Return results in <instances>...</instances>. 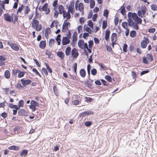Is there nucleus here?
I'll return each instance as SVG.
<instances>
[{
	"label": "nucleus",
	"instance_id": "11",
	"mask_svg": "<svg viewBox=\"0 0 157 157\" xmlns=\"http://www.w3.org/2000/svg\"><path fill=\"white\" fill-rule=\"evenodd\" d=\"M18 115L20 116H26L28 115L27 112L25 111V110L23 109H20L18 111Z\"/></svg>",
	"mask_w": 157,
	"mask_h": 157
},
{
	"label": "nucleus",
	"instance_id": "36",
	"mask_svg": "<svg viewBox=\"0 0 157 157\" xmlns=\"http://www.w3.org/2000/svg\"><path fill=\"white\" fill-rule=\"evenodd\" d=\"M30 104H33V105H34L35 107L39 106H40L39 103L34 100H32L31 101Z\"/></svg>",
	"mask_w": 157,
	"mask_h": 157
},
{
	"label": "nucleus",
	"instance_id": "55",
	"mask_svg": "<svg viewBox=\"0 0 157 157\" xmlns=\"http://www.w3.org/2000/svg\"><path fill=\"white\" fill-rule=\"evenodd\" d=\"M87 25L91 28L93 29V24L91 20H88L87 21Z\"/></svg>",
	"mask_w": 157,
	"mask_h": 157
},
{
	"label": "nucleus",
	"instance_id": "41",
	"mask_svg": "<svg viewBox=\"0 0 157 157\" xmlns=\"http://www.w3.org/2000/svg\"><path fill=\"white\" fill-rule=\"evenodd\" d=\"M117 34L116 33H112V35L111 36V41H114V38H116V40L115 41H116L117 39Z\"/></svg>",
	"mask_w": 157,
	"mask_h": 157
},
{
	"label": "nucleus",
	"instance_id": "42",
	"mask_svg": "<svg viewBox=\"0 0 157 157\" xmlns=\"http://www.w3.org/2000/svg\"><path fill=\"white\" fill-rule=\"evenodd\" d=\"M132 19L134 21L138 17L137 16V15L136 13H132Z\"/></svg>",
	"mask_w": 157,
	"mask_h": 157
},
{
	"label": "nucleus",
	"instance_id": "52",
	"mask_svg": "<svg viewBox=\"0 0 157 157\" xmlns=\"http://www.w3.org/2000/svg\"><path fill=\"white\" fill-rule=\"evenodd\" d=\"M85 101L87 102H90L92 101H93V99L92 98H90V97H85Z\"/></svg>",
	"mask_w": 157,
	"mask_h": 157
},
{
	"label": "nucleus",
	"instance_id": "34",
	"mask_svg": "<svg viewBox=\"0 0 157 157\" xmlns=\"http://www.w3.org/2000/svg\"><path fill=\"white\" fill-rule=\"evenodd\" d=\"M26 72L23 71H20L18 72V77L19 78H21L23 77L24 76Z\"/></svg>",
	"mask_w": 157,
	"mask_h": 157
},
{
	"label": "nucleus",
	"instance_id": "15",
	"mask_svg": "<svg viewBox=\"0 0 157 157\" xmlns=\"http://www.w3.org/2000/svg\"><path fill=\"white\" fill-rule=\"evenodd\" d=\"M110 33V31L108 29H106L105 33V39L106 40H109Z\"/></svg>",
	"mask_w": 157,
	"mask_h": 157
},
{
	"label": "nucleus",
	"instance_id": "17",
	"mask_svg": "<svg viewBox=\"0 0 157 157\" xmlns=\"http://www.w3.org/2000/svg\"><path fill=\"white\" fill-rule=\"evenodd\" d=\"M63 18H65V17L67 19H69L71 18V14L70 13L67 12L66 13H64L63 14Z\"/></svg>",
	"mask_w": 157,
	"mask_h": 157
},
{
	"label": "nucleus",
	"instance_id": "29",
	"mask_svg": "<svg viewBox=\"0 0 157 157\" xmlns=\"http://www.w3.org/2000/svg\"><path fill=\"white\" fill-rule=\"evenodd\" d=\"M45 54L46 55L48 56V58H52L53 57V56H52V53L51 52L48 50H46Z\"/></svg>",
	"mask_w": 157,
	"mask_h": 157
},
{
	"label": "nucleus",
	"instance_id": "46",
	"mask_svg": "<svg viewBox=\"0 0 157 157\" xmlns=\"http://www.w3.org/2000/svg\"><path fill=\"white\" fill-rule=\"evenodd\" d=\"M92 124L91 121H86L84 123L86 127H90Z\"/></svg>",
	"mask_w": 157,
	"mask_h": 157
},
{
	"label": "nucleus",
	"instance_id": "43",
	"mask_svg": "<svg viewBox=\"0 0 157 157\" xmlns=\"http://www.w3.org/2000/svg\"><path fill=\"white\" fill-rule=\"evenodd\" d=\"M132 13L131 12H128V18L127 19V21L128 22H130V21H129V20H132Z\"/></svg>",
	"mask_w": 157,
	"mask_h": 157
},
{
	"label": "nucleus",
	"instance_id": "30",
	"mask_svg": "<svg viewBox=\"0 0 157 157\" xmlns=\"http://www.w3.org/2000/svg\"><path fill=\"white\" fill-rule=\"evenodd\" d=\"M9 107L12 109H19V107H18V105H13L12 103H10Z\"/></svg>",
	"mask_w": 157,
	"mask_h": 157
},
{
	"label": "nucleus",
	"instance_id": "9",
	"mask_svg": "<svg viewBox=\"0 0 157 157\" xmlns=\"http://www.w3.org/2000/svg\"><path fill=\"white\" fill-rule=\"evenodd\" d=\"M70 39L67 37H63L62 38V43L63 45H66L70 43Z\"/></svg>",
	"mask_w": 157,
	"mask_h": 157
},
{
	"label": "nucleus",
	"instance_id": "32",
	"mask_svg": "<svg viewBox=\"0 0 157 157\" xmlns=\"http://www.w3.org/2000/svg\"><path fill=\"white\" fill-rule=\"evenodd\" d=\"M84 6L83 4L81 2H80L78 5V9L80 11H82L84 10Z\"/></svg>",
	"mask_w": 157,
	"mask_h": 157
},
{
	"label": "nucleus",
	"instance_id": "26",
	"mask_svg": "<svg viewBox=\"0 0 157 157\" xmlns=\"http://www.w3.org/2000/svg\"><path fill=\"white\" fill-rule=\"evenodd\" d=\"M70 25L71 24L70 22L63 23L62 27L68 30L69 26L70 27Z\"/></svg>",
	"mask_w": 157,
	"mask_h": 157
},
{
	"label": "nucleus",
	"instance_id": "39",
	"mask_svg": "<svg viewBox=\"0 0 157 157\" xmlns=\"http://www.w3.org/2000/svg\"><path fill=\"white\" fill-rule=\"evenodd\" d=\"M107 26V21L104 20L103 21L102 28L103 29H105Z\"/></svg>",
	"mask_w": 157,
	"mask_h": 157
},
{
	"label": "nucleus",
	"instance_id": "12",
	"mask_svg": "<svg viewBox=\"0 0 157 157\" xmlns=\"http://www.w3.org/2000/svg\"><path fill=\"white\" fill-rule=\"evenodd\" d=\"M56 55L61 60H63L64 59L65 57V54L63 52L60 51L57 52H56Z\"/></svg>",
	"mask_w": 157,
	"mask_h": 157
},
{
	"label": "nucleus",
	"instance_id": "45",
	"mask_svg": "<svg viewBox=\"0 0 157 157\" xmlns=\"http://www.w3.org/2000/svg\"><path fill=\"white\" fill-rule=\"evenodd\" d=\"M95 5V2L94 0H90V7L93 8Z\"/></svg>",
	"mask_w": 157,
	"mask_h": 157
},
{
	"label": "nucleus",
	"instance_id": "49",
	"mask_svg": "<svg viewBox=\"0 0 157 157\" xmlns=\"http://www.w3.org/2000/svg\"><path fill=\"white\" fill-rule=\"evenodd\" d=\"M142 61L145 64H148L149 63V62L147 60V57L144 56L142 58Z\"/></svg>",
	"mask_w": 157,
	"mask_h": 157
},
{
	"label": "nucleus",
	"instance_id": "22",
	"mask_svg": "<svg viewBox=\"0 0 157 157\" xmlns=\"http://www.w3.org/2000/svg\"><path fill=\"white\" fill-rule=\"evenodd\" d=\"M61 35L60 34H58L56 38V40L57 42L58 45H60L61 44Z\"/></svg>",
	"mask_w": 157,
	"mask_h": 157
},
{
	"label": "nucleus",
	"instance_id": "14",
	"mask_svg": "<svg viewBox=\"0 0 157 157\" xmlns=\"http://www.w3.org/2000/svg\"><path fill=\"white\" fill-rule=\"evenodd\" d=\"M35 18L33 19V21L32 23V27L33 28H35L38 25L39 21L38 20H35Z\"/></svg>",
	"mask_w": 157,
	"mask_h": 157
},
{
	"label": "nucleus",
	"instance_id": "51",
	"mask_svg": "<svg viewBox=\"0 0 157 157\" xmlns=\"http://www.w3.org/2000/svg\"><path fill=\"white\" fill-rule=\"evenodd\" d=\"M24 7L25 6L23 5H22L21 6L19 7L17 10V13H18V12L21 13L22 11L23 10Z\"/></svg>",
	"mask_w": 157,
	"mask_h": 157
},
{
	"label": "nucleus",
	"instance_id": "63",
	"mask_svg": "<svg viewBox=\"0 0 157 157\" xmlns=\"http://www.w3.org/2000/svg\"><path fill=\"white\" fill-rule=\"evenodd\" d=\"M149 72V71L148 70H146L142 71L140 73V75L142 76L145 74L148 73Z\"/></svg>",
	"mask_w": 157,
	"mask_h": 157
},
{
	"label": "nucleus",
	"instance_id": "25",
	"mask_svg": "<svg viewBox=\"0 0 157 157\" xmlns=\"http://www.w3.org/2000/svg\"><path fill=\"white\" fill-rule=\"evenodd\" d=\"M71 48L70 47H67L66 49L65 53L66 56H69L71 52Z\"/></svg>",
	"mask_w": 157,
	"mask_h": 157
},
{
	"label": "nucleus",
	"instance_id": "35",
	"mask_svg": "<svg viewBox=\"0 0 157 157\" xmlns=\"http://www.w3.org/2000/svg\"><path fill=\"white\" fill-rule=\"evenodd\" d=\"M25 10L24 11V13L25 15H26L29 13V12L30 11V9L28 6H25Z\"/></svg>",
	"mask_w": 157,
	"mask_h": 157
},
{
	"label": "nucleus",
	"instance_id": "40",
	"mask_svg": "<svg viewBox=\"0 0 157 157\" xmlns=\"http://www.w3.org/2000/svg\"><path fill=\"white\" fill-rule=\"evenodd\" d=\"M105 78L109 82H111L112 80V78L109 75H107L105 76Z\"/></svg>",
	"mask_w": 157,
	"mask_h": 157
},
{
	"label": "nucleus",
	"instance_id": "59",
	"mask_svg": "<svg viewBox=\"0 0 157 157\" xmlns=\"http://www.w3.org/2000/svg\"><path fill=\"white\" fill-rule=\"evenodd\" d=\"M91 74L93 75H95L97 73V71L95 68L92 69L91 71Z\"/></svg>",
	"mask_w": 157,
	"mask_h": 157
},
{
	"label": "nucleus",
	"instance_id": "56",
	"mask_svg": "<svg viewBox=\"0 0 157 157\" xmlns=\"http://www.w3.org/2000/svg\"><path fill=\"white\" fill-rule=\"evenodd\" d=\"M128 45L124 43V44L123 46V50L124 52H127V48H128Z\"/></svg>",
	"mask_w": 157,
	"mask_h": 157
},
{
	"label": "nucleus",
	"instance_id": "21",
	"mask_svg": "<svg viewBox=\"0 0 157 157\" xmlns=\"http://www.w3.org/2000/svg\"><path fill=\"white\" fill-rule=\"evenodd\" d=\"M80 76L82 78H84L86 76V72L85 69H81L79 71Z\"/></svg>",
	"mask_w": 157,
	"mask_h": 157
},
{
	"label": "nucleus",
	"instance_id": "16",
	"mask_svg": "<svg viewBox=\"0 0 157 157\" xmlns=\"http://www.w3.org/2000/svg\"><path fill=\"white\" fill-rule=\"evenodd\" d=\"M46 43L45 40H42L40 41L39 45V47L41 49H44L46 46Z\"/></svg>",
	"mask_w": 157,
	"mask_h": 157
},
{
	"label": "nucleus",
	"instance_id": "18",
	"mask_svg": "<svg viewBox=\"0 0 157 157\" xmlns=\"http://www.w3.org/2000/svg\"><path fill=\"white\" fill-rule=\"evenodd\" d=\"M20 147L18 146L15 145H12L9 147L8 149L10 150H14L15 151H18Z\"/></svg>",
	"mask_w": 157,
	"mask_h": 157
},
{
	"label": "nucleus",
	"instance_id": "33",
	"mask_svg": "<svg viewBox=\"0 0 157 157\" xmlns=\"http://www.w3.org/2000/svg\"><path fill=\"white\" fill-rule=\"evenodd\" d=\"M83 29L84 31L88 32L89 34V33L90 34H92V30L90 27L86 26V28L84 27Z\"/></svg>",
	"mask_w": 157,
	"mask_h": 157
},
{
	"label": "nucleus",
	"instance_id": "3",
	"mask_svg": "<svg viewBox=\"0 0 157 157\" xmlns=\"http://www.w3.org/2000/svg\"><path fill=\"white\" fill-rule=\"evenodd\" d=\"M94 114L93 111H84L83 112L80 113L79 115V117H84L86 115H92Z\"/></svg>",
	"mask_w": 157,
	"mask_h": 157
},
{
	"label": "nucleus",
	"instance_id": "28",
	"mask_svg": "<svg viewBox=\"0 0 157 157\" xmlns=\"http://www.w3.org/2000/svg\"><path fill=\"white\" fill-rule=\"evenodd\" d=\"M55 42V40L53 38L51 39L49 42V45L50 47H52L54 45Z\"/></svg>",
	"mask_w": 157,
	"mask_h": 157
},
{
	"label": "nucleus",
	"instance_id": "7",
	"mask_svg": "<svg viewBox=\"0 0 157 157\" xmlns=\"http://www.w3.org/2000/svg\"><path fill=\"white\" fill-rule=\"evenodd\" d=\"M71 55L74 59L77 58L79 54L76 49L74 48L71 50Z\"/></svg>",
	"mask_w": 157,
	"mask_h": 157
},
{
	"label": "nucleus",
	"instance_id": "4",
	"mask_svg": "<svg viewBox=\"0 0 157 157\" xmlns=\"http://www.w3.org/2000/svg\"><path fill=\"white\" fill-rule=\"evenodd\" d=\"M48 4L46 3L41 7L42 10L45 12L46 14H48L50 11V8H48Z\"/></svg>",
	"mask_w": 157,
	"mask_h": 157
},
{
	"label": "nucleus",
	"instance_id": "37",
	"mask_svg": "<svg viewBox=\"0 0 157 157\" xmlns=\"http://www.w3.org/2000/svg\"><path fill=\"white\" fill-rule=\"evenodd\" d=\"M136 32L134 30L131 31L130 33V36L132 38L136 36Z\"/></svg>",
	"mask_w": 157,
	"mask_h": 157
},
{
	"label": "nucleus",
	"instance_id": "57",
	"mask_svg": "<svg viewBox=\"0 0 157 157\" xmlns=\"http://www.w3.org/2000/svg\"><path fill=\"white\" fill-rule=\"evenodd\" d=\"M135 23H137V24H141L142 22V19L138 17L136 19V20H135V21H134Z\"/></svg>",
	"mask_w": 157,
	"mask_h": 157
},
{
	"label": "nucleus",
	"instance_id": "58",
	"mask_svg": "<svg viewBox=\"0 0 157 157\" xmlns=\"http://www.w3.org/2000/svg\"><path fill=\"white\" fill-rule=\"evenodd\" d=\"M19 129V128L18 126H16L14 128H13V132L14 133H18V131Z\"/></svg>",
	"mask_w": 157,
	"mask_h": 157
},
{
	"label": "nucleus",
	"instance_id": "60",
	"mask_svg": "<svg viewBox=\"0 0 157 157\" xmlns=\"http://www.w3.org/2000/svg\"><path fill=\"white\" fill-rule=\"evenodd\" d=\"M88 46L89 48H91L93 46L94 42L93 40H90L88 42Z\"/></svg>",
	"mask_w": 157,
	"mask_h": 157
},
{
	"label": "nucleus",
	"instance_id": "10",
	"mask_svg": "<svg viewBox=\"0 0 157 157\" xmlns=\"http://www.w3.org/2000/svg\"><path fill=\"white\" fill-rule=\"evenodd\" d=\"M74 2L73 0V4H72V2H71L70 5L68 7V12L70 13L71 14H73L74 13L73 10L74 9Z\"/></svg>",
	"mask_w": 157,
	"mask_h": 157
},
{
	"label": "nucleus",
	"instance_id": "6",
	"mask_svg": "<svg viewBox=\"0 0 157 157\" xmlns=\"http://www.w3.org/2000/svg\"><path fill=\"white\" fill-rule=\"evenodd\" d=\"M8 44L14 50L16 51H18L19 50V47L17 45L15 44L12 43L10 42H8Z\"/></svg>",
	"mask_w": 157,
	"mask_h": 157
},
{
	"label": "nucleus",
	"instance_id": "54",
	"mask_svg": "<svg viewBox=\"0 0 157 157\" xmlns=\"http://www.w3.org/2000/svg\"><path fill=\"white\" fill-rule=\"evenodd\" d=\"M24 101L23 100H21L19 101L18 107H19V109L20 107H22L24 106Z\"/></svg>",
	"mask_w": 157,
	"mask_h": 157
},
{
	"label": "nucleus",
	"instance_id": "2",
	"mask_svg": "<svg viewBox=\"0 0 157 157\" xmlns=\"http://www.w3.org/2000/svg\"><path fill=\"white\" fill-rule=\"evenodd\" d=\"M4 19L8 22H11L13 21V17L8 13L4 14L3 15Z\"/></svg>",
	"mask_w": 157,
	"mask_h": 157
},
{
	"label": "nucleus",
	"instance_id": "13",
	"mask_svg": "<svg viewBox=\"0 0 157 157\" xmlns=\"http://www.w3.org/2000/svg\"><path fill=\"white\" fill-rule=\"evenodd\" d=\"M59 13V14H62L64 13H66V11L64 10L63 6L62 5H59L58 6Z\"/></svg>",
	"mask_w": 157,
	"mask_h": 157
},
{
	"label": "nucleus",
	"instance_id": "20",
	"mask_svg": "<svg viewBox=\"0 0 157 157\" xmlns=\"http://www.w3.org/2000/svg\"><path fill=\"white\" fill-rule=\"evenodd\" d=\"M59 23V22L57 20H54L52 22L50 27L51 28H52L54 26V23H55L56 24L55 27L56 29L58 28V24Z\"/></svg>",
	"mask_w": 157,
	"mask_h": 157
},
{
	"label": "nucleus",
	"instance_id": "24",
	"mask_svg": "<svg viewBox=\"0 0 157 157\" xmlns=\"http://www.w3.org/2000/svg\"><path fill=\"white\" fill-rule=\"evenodd\" d=\"M4 76L7 79L10 78V74L9 71L7 70L5 72Z\"/></svg>",
	"mask_w": 157,
	"mask_h": 157
},
{
	"label": "nucleus",
	"instance_id": "64",
	"mask_svg": "<svg viewBox=\"0 0 157 157\" xmlns=\"http://www.w3.org/2000/svg\"><path fill=\"white\" fill-rule=\"evenodd\" d=\"M151 9L154 11H156L157 10V6L154 4H152L151 6Z\"/></svg>",
	"mask_w": 157,
	"mask_h": 157
},
{
	"label": "nucleus",
	"instance_id": "62",
	"mask_svg": "<svg viewBox=\"0 0 157 157\" xmlns=\"http://www.w3.org/2000/svg\"><path fill=\"white\" fill-rule=\"evenodd\" d=\"M42 72L43 74H45L46 76L48 75V73L47 70L44 68H43L42 69Z\"/></svg>",
	"mask_w": 157,
	"mask_h": 157
},
{
	"label": "nucleus",
	"instance_id": "1",
	"mask_svg": "<svg viewBox=\"0 0 157 157\" xmlns=\"http://www.w3.org/2000/svg\"><path fill=\"white\" fill-rule=\"evenodd\" d=\"M129 22H128V25L130 27H133L134 29L136 30H138L139 29V27L138 26L137 23H135L132 20H129Z\"/></svg>",
	"mask_w": 157,
	"mask_h": 157
},
{
	"label": "nucleus",
	"instance_id": "19",
	"mask_svg": "<svg viewBox=\"0 0 157 157\" xmlns=\"http://www.w3.org/2000/svg\"><path fill=\"white\" fill-rule=\"evenodd\" d=\"M85 85L87 87L91 88V86H92V83L90 82L88 79L86 80L84 82Z\"/></svg>",
	"mask_w": 157,
	"mask_h": 157
},
{
	"label": "nucleus",
	"instance_id": "31",
	"mask_svg": "<svg viewBox=\"0 0 157 157\" xmlns=\"http://www.w3.org/2000/svg\"><path fill=\"white\" fill-rule=\"evenodd\" d=\"M28 151L26 149H24L21 152L20 155L21 156H26L28 154Z\"/></svg>",
	"mask_w": 157,
	"mask_h": 157
},
{
	"label": "nucleus",
	"instance_id": "38",
	"mask_svg": "<svg viewBox=\"0 0 157 157\" xmlns=\"http://www.w3.org/2000/svg\"><path fill=\"white\" fill-rule=\"evenodd\" d=\"M147 44H146V43L145 42V41L144 40H143L141 42V47L143 48H146L147 46Z\"/></svg>",
	"mask_w": 157,
	"mask_h": 157
},
{
	"label": "nucleus",
	"instance_id": "48",
	"mask_svg": "<svg viewBox=\"0 0 157 157\" xmlns=\"http://www.w3.org/2000/svg\"><path fill=\"white\" fill-rule=\"evenodd\" d=\"M141 8L142 10L141 11H142L143 15H144L146 12L147 8L145 6H142Z\"/></svg>",
	"mask_w": 157,
	"mask_h": 157
},
{
	"label": "nucleus",
	"instance_id": "50",
	"mask_svg": "<svg viewBox=\"0 0 157 157\" xmlns=\"http://www.w3.org/2000/svg\"><path fill=\"white\" fill-rule=\"evenodd\" d=\"M128 22H123L122 23V27L124 29L128 28L127 27L128 25Z\"/></svg>",
	"mask_w": 157,
	"mask_h": 157
},
{
	"label": "nucleus",
	"instance_id": "47",
	"mask_svg": "<svg viewBox=\"0 0 157 157\" xmlns=\"http://www.w3.org/2000/svg\"><path fill=\"white\" fill-rule=\"evenodd\" d=\"M109 14V11L107 9H105L104 11L103 15L107 19Z\"/></svg>",
	"mask_w": 157,
	"mask_h": 157
},
{
	"label": "nucleus",
	"instance_id": "53",
	"mask_svg": "<svg viewBox=\"0 0 157 157\" xmlns=\"http://www.w3.org/2000/svg\"><path fill=\"white\" fill-rule=\"evenodd\" d=\"M20 71V70L13 69L12 70V75H17V74Z\"/></svg>",
	"mask_w": 157,
	"mask_h": 157
},
{
	"label": "nucleus",
	"instance_id": "61",
	"mask_svg": "<svg viewBox=\"0 0 157 157\" xmlns=\"http://www.w3.org/2000/svg\"><path fill=\"white\" fill-rule=\"evenodd\" d=\"M77 64L76 63H74L73 65V70L74 72L75 73V75H77L76 70L77 68Z\"/></svg>",
	"mask_w": 157,
	"mask_h": 157
},
{
	"label": "nucleus",
	"instance_id": "27",
	"mask_svg": "<svg viewBox=\"0 0 157 157\" xmlns=\"http://www.w3.org/2000/svg\"><path fill=\"white\" fill-rule=\"evenodd\" d=\"M120 9H121L120 12L121 14L123 15H125V14H126V11L123 5L121 6Z\"/></svg>",
	"mask_w": 157,
	"mask_h": 157
},
{
	"label": "nucleus",
	"instance_id": "23",
	"mask_svg": "<svg viewBox=\"0 0 157 157\" xmlns=\"http://www.w3.org/2000/svg\"><path fill=\"white\" fill-rule=\"evenodd\" d=\"M84 44V42L83 40H79L78 42V45L80 48L83 49V45Z\"/></svg>",
	"mask_w": 157,
	"mask_h": 157
},
{
	"label": "nucleus",
	"instance_id": "5",
	"mask_svg": "<svg viewBox=\"0 0 157 157\" xmlns=\"http://www.w3.org/2000/svg\"><path fill=\"white\" fill-rule=\"evenodd\" d=\"M21 83L24 86H26L27 85H29L32 82L31 80L27 79L25 80L24 78H22L21 79Z\"/></svg>",
	"mask_w": 157,
	"mask_h": 157
},
{
	"label": "nucleus",
	"instance_id": "8",
	"mask_svg": "<svg viewBox=\"0 0 157 157\" xmlns=\"http://www.w3.org/2000/svg\"><path fill=\"white\" fill-rule=\"evenodd\" d=\"M77 33L75 32L73 34L72 38L73 40L72 42L71 43V45L73 47H74L75 44L77 40Z\"/></svg>",
	"mask_w": 157,
	"mask_h": 157
},
{
	"label": "nucleus",
	"instance_id": "44",
	"mask_svg": "<svg viewBox=\"0 0 157 157\" xmlns=\"http://www.w3.org/2000/svg\"><path fill=\"white\" fill-rule=\"evenodd\" d=\"M147 58L148 59L149 61H152L153 60V57L152 54H147Z\"/></svg>",
	"mask_w": 157,
	"mask_h": 157
}]
</instances>
